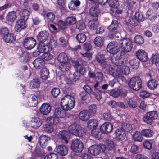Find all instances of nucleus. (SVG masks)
<instances>
[{
	"label": "nucleus",
	"mask_w": 159,
	"mask_h": 159,
	"mask_svg": "<svg viewBox=\"0 0 159 159\" xmlns=\"http://www.w3.org/2000/svg\"><path fill=\"white\" fill-rule=\"evenodd\" d=\"M96 59L97 61L103 65H105L106 63L105 58L104 56L102 54H98L96 57Z\"/></svg>",
	"instance_id": "864d4df0"
},
{
	"label": "nucleus",
	"mask_w": 159,
	"mask_h": 159,
	"mask_svg": "<svg viewBox=\"0 0 159 159\" xmlns=\"http://www.w3.org/2000/svg\"><path fill=\"white\" fill-rule=\"evenodd\" d=\"M27 27L25 20L23 19H21L17 20L16 22L14 29L17 32H20L22 30L25 29Z\"/></svg>",
	"instance_id": "4468645a"
},
{
	"label": "nucleus",
	"mask_w": 159,
	"mask_h": 159,
	"mask_svg": "<svg viewBox=\"0 0 159 159\" xmlns=\"http://www.w3.org/2000/svg\"><path fill=\"white\" fill-rule=\"evenodd\" d=\"M107 148L110 150H113L114 147V143L111 140H108L106 141Z\"/></svg>",
	"instance_id": "0e129e2a"
},
{
	"label": "nucleus",
	"mask_w": 159,
	"mask_h": 159,
	"mask_svg": "<svg viewBox=\"0 0 159 159\" xmlns=\"http://www.w3.org/2000/svg\"><path fill=\"white\" fill-rule=\"evenodd\" d=\"M107 2L109 6L113 9L117 8L119 5L117 0H108Z\"/></svg>",
	"instance_id": "603ef678"
},
{
	"label": "nucleus",
	"mask_w": 159,
	"mask_h": 159,
	"mask_svg": "<svg viewBox=\"0 0 159 159\" xmlns=\"http://www.w3.org/2000/svg\"><path fill=\"white\" fill-rule=\"evenodd\" d=\"M100 129L105 134L109 133L112 130L113 125L109 122H105L101 126Z\"/></svg>",
	"instance_id": "dca6fc26"
},
{
	"label": "nucleus",
	"mask_w": 159,
	"mask_h": 159,
	"mask_svg": "<svg viewBox=\"0 0 159 159\" xmlns=\"http://www.w3.org/2000/svg\"><path fill=\"white\" fill-rule=\"evenodd\" d=\"M120 90L118 89H114L111 91L110 92V96L114 98H117L120 96Z\"/></svg>",
	"instance_id": "13d9d810"
},
{
	"label": "nucleus",
	"mask_w": 159,
	"mask_h": 159,
	"mask_svg": "<svg viewBox=\"0 0 159 159\" xmlns=\"http://www.w3.org/2000/svg\"><path fill=\"white\" fill-rule=\"evenodd\" d=\"M44 64L43 60L40 58H36L33 62L34 67L37 69L42 68L44 65Z\"/></svg>",
	"instance_id": "4be33fe9"
},
{
	"label": "nucleus",
	"mask_w": 159,
	"mask_h": 159,
	"mask_svg": "<svg viewBox=\"0 0 159 159\" xmlns=\"http://www.w3.org/2000/svg\"><path fill=\"white\" fill-rule=\"evenodd\" d=\"M16 18V14L14 11L9 12L6 16L7 21L9 22H14Z\"/></svg>",
	"instance_id": "7c9ffc66"
},
{
	"label": "nucleus",
	"mask_w": 159,
	"mask_h": 159,
	"mask_svg": "<svg viewBox=\"0 0 159 159\" xmlns=\"http://www.w3.org/2000/svg\"><path fill=\"white\" fill-rule=\"evenodd\" d=\"M117 71H119L120 74L122 73L123 74L127 75L129 74L130 72V69L129 67L126 65L120 66L117 69Z\"/></svg>",
	"instance_id": "a878e982"
},
{
	"label": "nucleus",
	"mask_w": 159,
	"mask_h": 159,
	"mask_svg": "<svg viewBox=\"0 0 159 159\" xmlns=\"http://www.w3.org/2000/svg\"><path fill=\"white\" fill-rule=\"evenodd\" d=\"M115 134L116 139L119 140H124L126 136L125 132L120 128L116 129L115 132Z\"/></svg>",
	"instance_id": "6ab92c4d"
},
{
	"label": "nucleus",
	"mask_w": 159,
	"mask_h": 159,
	"mask_svg": "<svg viewBox=\"0 0 159 159\" xmlns=\"http://www.w3.org/2000/svg\"><path fill=\"white\" fill-rule=\"evenodd\" d=\"M90 13L92 16L94 17V19L98 20L99 12L97 8L94 7H92L90 10Z\"/></svg>",
	"instance_id": "79ce46f5"
},
{
	"label": "nucleus",
	"mask_w": 159,
	"mask_h": 159,
	"mask_svg": "<svg viewBox=\"0 0 159 159\" xmlns=\"http://www.w3.org/2000/svg\"><path fill=\"white\" fill-rule=\"evenodd\" d=\"M104 39L102 37L98 36L94 39L93 42L95 45L98 47H101L103 45Z\"/></svg>",
	"instance_id": "2f4dec72"
},
{
	"label": "nucleus",
	"mask_w": 159,
	"mask_h": 159,
	"mask_svg": "<svg viewBox=\"0 0 159 159\" xmlns=\"http://www.w3.org/2000/svg\"><path fill=\"white\" fill-rule=\"evenodd\" d=\"M129 63L133 69H136L139 67V61L138 59H133L130 61Z\"/></svg>",
	"instance_id": "4c0bfd02"
},
{
	"label": "nucleus",
	"mask_w": 159,
	"mask_h": 159,
	"mask_svg": "<svg viewBox=\"0 0 159 159\" xmlns=\"http://www.w3.org/2000/svg\"><path fill=\"white\" fill-rule=\"evenodd\" d=\"M20 14L22 17L27 20L30 15V12L27 9H23L20 12Z\"/></svg>",
	"instance_id": "5fc2aeb1"
},
{
	"label": "nucleus",
	"mask_w": 159,
	"mask_h": 159,
	"mask_svg": "<svg viewBox=\"0 0 159 159\" xmlns=\"http://www.w3.org/2000/svg\"><path fill=\"white\" fill-rule=\"evenodd\" d=\"M95 96V98L98 101L100 100L102 98V92L99 89L94 90L92 93Z\"/></svg>",
	"instance_id": "6e6d98bb"
},
{
	"label": "nucleus",
	"mask_w": 159,
	"mask_h": 159,
	"mask_svg": "<svg viewBox=\"0 0 159 159\" xmlns=\"http://www.w3.org/2000/svg\"><path fill=\"white\" fill-rule=\"evenodd\" d=\"M134 41L135 43L138 44H143L144 43L143 38L140 35H136L134 38Z\"/></svg>",
	"instance_id": "8fccbe9b"
},
{
	"label": "nucleus",
	"mask_w": 159,
	"mask_h": 159,
	"mask_svg": "<svg viewBox=\"0 0 159 159\" xmlns=\"http://www.w3.org/2000/svg\"><path fill=\"white\" fill-rule=\"evenodd\" d=\"M46 121L49 124L56 125L59 122V119L54 116H50L47 118Z\"/></svg>",
	"instance_id": "c756f323"
},
{
	"label": "nucleus",
	"mask_w": 159,
	"mask_h": 159,
	"mask_svg": "<svg viewBox=\"0 0 159 159\" xmlns=\"http://www.w3.org/2000/svg\"><path fill=\"white\" fill-rule=\"evenodd\" d=\"M48 48L47 45H41L38 47V51L40 53L47 52L48 51Z\"/></svg>",
	"instance_id": "e2e57ef3"
},
{
	"label": "nucleus",
	"mask_w": 159,
	"mask_h": 159,
	"mask_svg": "<svg viewBox=\"0 0 159 159\" xmlns=\"http://www.w3.org/2000/svg\"><path fill=\"white\" fill-rule=\"evenodd\" d=\"M95 80L96 82H102L103 80V74L100 72L96 73L95 74Z\"/></svg>",
	"instance_id": "4d7b16f0"
},
{
	"label": "nucleus",
	"mask_w": 159,
	"mask_h": 159,
	"mask_svg": "<svg viewBox=\"0 0 159 159\" xmlns=\"http://www.w3.org/2000/svg\"><path fill=\"white\" fill-rule=\"evenodd\" d=\"M86 36L85 34L83 33H79L76 37V39L80 43H83L86 40Z\"/></svg>",
	"instance_id": "c03bdc74"
},
{
	"label": "nucleus",
	"mask_w": 159,
	"mask_h": 159,
	"mask_svg": "<svg viewBox=\"0 0 159 159\" xmlns=\"http://www.w3.org/2000/svg\"><path fill=\"white\" fill-rule=\"evenodd\" d=\"M98 121L94 119L89 120L87 122V127L90 129H95L98 126Z\"/></svg>",
	"instance_id": "cd10ccee"
},
{
	"label": "nucleus",
	"mask_w": 159,
	"mask_h": 159,
	"mask_svg": "<svg viewBox=\"0 0 159 159\" xmlns=\"http://www.w3.org/2000/svg\"><path fill=\"white\" fill-rule=\"evenodd\" d=\"M143 20L142 16L139 12L135 13L134 16L130 17L129 19V23L132 25L135 26L138 25L139 21Z\"/></svg>",
	"instance_id": "f8f14e48"
},
{
	"label": "nucleus",
	"mask_w": 159,
	"mask_h": 159,
	"mask_svg": "<svg viewBox=\"0 0 159 159\" xmlns=\"http://www.w3.org/2000/svg\"><path fill=\"white\" fill-rule=\"evenodd\" d=\"M127 103L129 107L135 108L137 106V102L133 98H129L127 101Z\"/></svg>",
	"instance_id": "a18cd8bd"
},
{
	"label": "nucleus",
	"mask_w": 159,
	"mask_h": 159,
	"mask_svg": "<svg viewBox=\"0 0 159 159\" xmlns=\"http://www.w3.org/2000/svg\"><path fill=\"white\" fill-rule=\"evenodd\" d=\"M40 82L37 79L32 80L30 83V87L32 89L37 88L39 86Z\"/></svg>",
	"instance_id": "37998d69"
},
{
	"label": "nucleus",
	"mask_w": 159,
	"mask_h": 159,
	"mask_svg": "<svg viewBox=\"0 0 159 159\" xmlns=\"http://www.w3.org/2000/svg\"><path fill=\"white\" fill-rule=\"evenodd\" d=\"M91 134L94 137L98 139L101 138L102 132L100 130H96L95 129H92Z\"/></svg>",
	"instance_id": "49530a36"
},
{
	"label": "nucleus",
	"mask_w": 159,
	"mask_h": 159,
	"mask_svg": "<svg viewBox=\"0 0 159 159\" xmlns=\"http://www.w3.org/2000/svg\"><path fill=\"white\" fill-rule=\"evenodd\" d=\"M76 20L74 16L67 17L66 20V25L67 26H70L75 23Z\"/></svg>",
	"instance_id": "ea45409f"
},
{
	"label": "nucleus",
	"mask_w": 159,
	"mask_h": 159,
	"mask_svg": "<svg viewBox=\"0 0 159 159\" xmlns=\"http://www.w3.org/2000/svg\"><path fill=\"white\" fill-rule=\"evenodd\" d=\"M75 103V99L70 95H67L62 98L61 101V105L63 109L70 110L74 107Z\"/></svg>",
	"instance_id": "f03ea898"
},
{
	"label": "nucleus",
	"mask_w": 159,
	"mask_h": 159,
	"mask_svg": "<svg viewBox=\"0 0 159 159\" xmlns=\"http://www.w3.org/2000/svg\"><path fill=\"white\" fill-rule=\"evenodd\" d=\"M75 136L78 137H82L85 134V132L84 128L79 125L78 128L77 129Z\"/></svg>",
	"instance_id": "09e8293b"
},
{
	"label": "nucleus",
	"mask_w": 159,
	"mask_h": 159,
	"mask_svg": "<svg viewBox=\"0 0 159 159\" xmlns=\"http://www.w3.org/2000/svg\"><path fill=\"white\" fill-rule=\"evenodd\" d=\"M1 33L3 35V39L6 42L12 43L16 39L14 34L9 33L8 29L7 28H4L1 30Z\"/></svg>",
	"instance_id": "1a4fd4ad"
},
{
	"label": "nucleus",
	"mask_w": 159,
	"mask_h": 159,
	"mask_svg": "<svg viewBox=\"0 0 159 159\" xmlns=\"http://www.w3.org/2000/svg\"><path fill=\"white\" fill-rule=\"evenodd\" d=\"M158 114L155 111H152L147 112L143 118V121L146 123L152 125L153 121L158 117Z\"/></svg>",
	"instance_id": "6e6552de"
},
{
	"label": "nucleus",
	"mask_w": 159,
	"mask_h": 159,
	"mask_svg": "<svg viewBox=\"0 0 159 159\" xmlns=\"http://www.w3.org/2000/svg\"><path fill=\"white\" fill-rule=\"evenodd\" d=\"M48 36L49 33L47 31H41L37 35V38L39 42L43 43L47 40Z\"/></svg>",
	"instance_id": "f3484780"
},
{
	"label": "nucleus",
	"mask_w": 159,
	"mask_h": 159,
	"mask_svg": "<svg viewBox=\"0 0 159 159\" xmlns=\"http://www.w3.org/2000/svg\"><path fill=\"white\" fill-rule=\"evenodd\" d=\"M79 125L76 124H72L68 127V129L69 132L72 134L75 135L77 129L78 128Z\"/></svg>",
	"instance_id": "c9c22d12"
},
{
	"label": "nucleus",
	"mask_w": 159,
	"mask_h": 159,
	"mask_svg": "<svg viewBox=\"0 0 159 159\" xmlns=\"http://www.w3.org/2000/svg\"><path fill=\"white\" fill-rule=\"evenodd\" d=\"M58 136L60 138L64 140L66 143H68L67 140L69 138V134L67 131L65 130L60 131Z\"/></svg>",
	"instance_id": "bb28decb"
},
{
	"label": "nucleus",
	"mask_w": 159,
	"mask_h": 159,
	"mask_svg": "<svg viewBox=\"0 0 159 159\" xmlns=\"http://www.w3.org/2000/svg\"><path fill=\"white\" fill-rule=\"evenodd\" d=\"M49 74V71L46 68H44L41 70V77L42 79L45 80L48 78Z\"/></svg>",
	"instance_id": "de8ad7c7"
},
{
	"label": "nucleus",
	"mask_w": 159,
	"mask_h": 159,
	"mask_svg": "<svg viewBox=\"0 0 159 159\" xmlns=\"http://www.w3.org/2000/svg\"><path fill=\"white\" fill-rule=\"evenodd\" d=\"M44 159H57V155L54 153H51L46 155Z\"/></svg>",
	"instance_id": "774afa93"
},
{
	"label": "nucleus",
	"mask_w": 159,
	"mask_h": 159,
	"mask_svg": "<svg viewBox=\"0 0 159 159\" xmlns=\"http://www.w3.org/2000/svg\"><path fill=\"white\" fill-rule=\"evenodd\" d=\"M120 128L122 130L126 132L130 131L132 129V127L131 125L125 122H122L121 123Z\"/></svg>",
	"instance_id": "473e14b6"
},
{
	"label": "nucleus",
	"mask_w": 159,
	"mask_h": 159,
	"mask_svg": "<svg viewBox=\"0 0 159 159\" xmlns=\"http://www.w3.org/2000/svg\"><path fill=\"white\" fill-rule=\"evenodd\" d=\"M38 103L37 97L35 95H32L28 99V105L30 107H35Z\"/></svg>",
	"instance_id": "393cba45"
},
{
	"label": "nucleus",
	"mask_w": 159,
	"mask_h": 159,
	"mask_svg": "<svg viewBox=\"0 0 159 159\" xmlns=\"http://www.w3.org/2000/svg\"><path fill=\"white\" fill-rule=\"evenodd\" d=\"M124 58L123 55H122L121 53H118L111 57V61L115 65L120 66L123 63Z\"/></svg>",
	"instance_id": "9b49d317"
},
{
	"label": "nucleus",
	"mask_w": 159,
	"mask_h": 159,
	"mask_svg": "<svg viewBox=\"0 0 159 159\" xmlns=\"http://www.w3.org/2000/svg\"><path fill=\"white\" fill-rule=\"evenodd\" d=\"M119 45L116 42H110L107 47V51L111 54L116 53L119 51Z\"/></svg>",
	"instance_id": "9d476101"
},
{
	"label": "nucleus",
	"mask_w": 159,
	"mask_h": 159,
	"mask_svg": "<svg viewBox=\"0 0 159 159\" xmlns=\"http://www.w3.org/2000/svg\"><path fill=\"white\" fill-rule=\"evenodd\" d=\"M147 86L151 89L154 90L157 87L158 84L157 82L155 80H150L147 82Z\"/></svg>",
	"instance_id": "e433bc0d"
},
{
	"label": "nucleus",
	"mask_w": 159,
	"mask_h": 159,
	"mask_svg": "<svg viewBox=\"0 0 159 159\" xmlns=\"http://www.w3.org/2000/svg\"><path fill=\"white\" fill-rule=\"evenodd\" d=\"M36 43V41L35 39L32 37H30L25 39L23 45L26 48L31 49L35 47Z\"/></svg>",
	"instance_id": "ddd939ff"
},
{
	"label": "nucleus",
	"mask_w": 159,
	"mask_h": 159,
	"mask_svg": "<svg viewBox=\"0 0 159 159\" xmlns=\"http://www.w3.org/2000/svg\"><path fill=\"white\" fill-rule=\"evenodd\" d=\"M142 135L139 132L136 131L132 135V137L134 140L135 141L141 142L143 140Z\"/></svg>",
	"instance_id": "f704fd0d"
},
{
	"label": "nucleus",
	"mask_w": 159,
	"mask_h": 159,
	"mask_svg": "<svg viewBox=\"0 0 159 159\" xmlns=\"http://www.w3.org/2000/svg\"><path fill=\"white\" fill-rule=\"evenodd\" d=\"M136 55L138 59L142 61H146L148 58L147 53L144 50L139 49L136 52Z\"/></svg>",
	"instance_id": "2eb2a0df"
},
{
	"label": "nucleus",
	"mask_w": 159,
	"mask_h": 159,
	"mask_svg": "<svg viewBox=\"0 0 159 159\" xmlns=\"http://www.w3.org/2000/svg\"><path fill=\"white\" fill-rule=\"evenodd\" d=\"M71 62L76 72L73 74L75 79H78L79 76V73L84 74L86 72V69H89L87 62L84 61H80L79 62L75 60H72Z\"/></svg>",
	"instance_id": "f257e3e1"
},
{
	"label": "nucleus",
	"mask_w": 159,
	"mask_h": 159,
	"mask_svg": "<svg viewBox=\"0 0 159 159\" xmlns=\"http://www.w3.org/2000/svg\"><path fill=\"white\" fill-rule=\"evenodd\" d=\"M141 134L145 137L150 138L152 136L153 132L150 129H143L141 131Z\"/></svg>",
	"instance_id": "72a5a7b5"
},
{
	"label": "nucleus",
	"mask_w": 159,
	"mask_h": 159,
	"mask_svg": "<svg viewBox=\"0 0 159 159\" xmlns=\"http://www.w3.org/2000/svg\"><path fill=\"white\" fill-rule=\"evenodd\" d=\"M118 44L121 51L124 52H129L133 48L132 42L129 38H124L121 39L118 43Z\"/></svg>",
	"instance_id": "20e7f679"
},
{
	"label": "nucleus",
	"mask_w": 159,
	"mask_h": 159,
	"mask_svg": "<svg viewBox=\"0 0 159 159\" xmlns=\"http://www.w3.org/2000/svg\"><path fill=\"white\" fill-rule=\"evenodd\" d=\"M44 130L48 133H51L53 131L54 128L53 127L48 125H44L43 126Z\"/></svg>",
	"instance_id": "680f3d73"
},
{
	"label": "nucleus",
	"mask_w": 159,
	"mask_h": 159,
	"mask_svg": "<svg viewBox=\"0 0 159 159\" xmlns=\"http://www.w3.org/2000/svg\"><path fill=\"white\" fill-rule=\"evenodd\" d=\"M30 124L33 128H37L41 126L42 124V122L39 118L34 117L32 118Z\"/></svg>",
	"instance_id": "412c9836"
},
{
	"label": "nucleus",
	"mask_w": 159,
	"mask_h": 159,
	"mask_svg": "<svg viewBox=\"0 0 159 159\" xmlns=\"http://www.w3.org/2000/svg\"><path fill=\"white\" fill-rule=\"evenodd\" d=\"M50 139L49 137L46 135L40 136L39 139V142L40 146L43 148H44L47 143Z\"/></svg>",
	"instance_id": "b1692460"
},
{
	"label": "nucleus",
	"mask_w": 159,
	"mask_h": 159,
	"mask_svg": "<svg viewBox=\"0 0 159 159\" xmlns=\"http://www.w3.org/2000/svg\"><path fill=\"white\" fill-rule=\"evenodd\" d=\"M84 144L81 140L76 139L71 141V150L75 152H80L83 150Z\"/></svg>",
	"instance_id": "0eeeda50"
},
{
	"label": "nucleus",
	"mask_w": 159,
	"mask_h": 159,
	"mask_svg": "<svg viewBox=\"0 0 159 159\" xmlns=\"http://www.w3.org/2000/svg\"><path fill=\"white\" fill-rule=\"evenodd\" d=\"M57 59L60 63L59 68L62 71H67L70 69L71 65L69 62L67 55L66 53H61L59 54Z\"/></svg>",
	"instance_id": "7ed1b4c3"
},
{
	"label": "nucleus",
	"mask_w": 159,
	"mask_h": 159,
	"mask_svg": "<svg viewBox=\"0 0 159 159\" xmlns=\"http://www.w3.org/2000/svg\"><path fill=\"white\" fill-rule=\"evenodd\" d=\"M106 147L103 144L99 145H94L90 146L88 149V151L91 155L97 156L102 152H104Z\"/></svg>",
	"instance_id": "39448f33"
},
{
	"label": "nucleus",
	"mask_w": 159,
	"mask_h": 159,
	"mask_svg": "<svg viewBox=\"0 0 159 159\" xmlns=\"http://www.w3.org/2000/svg\"><path fill=\"white\" fill-rule=\"evenodd\" d=\"M60 92V91L59 88H54L52 90L51 93L54 97L56 98L59 94Z\"/></svg>",
	"instance_id": "69168bd1"
},
{
	"label": "nucleus",
	"mask_w": 159,
	"mask_h": 159,
	"mask_svg": "<svg viewBox=\"0 0 159 159\" xmlns=\"http://www.w3.org/2000/svg\"><path fill=\"white\" fill-rule=\"evenodd\" d=\"M33 9L34 10L37 11H39V13L43 16L45 14V12L43 9H41L40 10L39 9V7L36 3H34L32 6Z\"/></svg>",
	"instance_id": "052dcab7"
},
{
	"label": "nucleus",
	"mask_w": 159,
	"mask_h": 159,
	"mask_svg": "<svg viewBox=\"0 0 159 159\" xmlns=\"http://www.w3.org/2000/svg\"><path fill=\"white\" fill-rule=\"evenodd\" d=\"M42 57L44 60H49L53 57L52 55L49 52H47L44 53L42 56Z\"/></svg>",
	"instance_id": "338daca9"
},
{
	"label": "nucleus",
	"mask_w": 159,
	"mask_h": 159,
	"mask_svg": "<svg viewBox=\"0 0 159 159\" xmlns=\"http://www.w3.org/2000/svg\"><path fill=\"white\" fill-rule=\"evenodd\" d=\"M51 109V107L49 103H44L40 107L39 111L42 114L47 115L50 113Z\"/></svg>",
	"instance_id": "a211bd4d"
},
{
	"label": "nucleus",
	"mask_w": 159,
	"mask_h": 159,
	"mask_svg": "<svg viewBox=\"0 0 159 159\" xmlns=\"http://www.w3.org/2000/svg\"><path fill=\"white\" fill-rule=\"evenodd\" d=\"M97 20L93 19L89 21L88 26L91 29L93 30L96 29L98 25V22Z\"/></svg>",
	"instance_id": "58836bf2"
},
{
	"label": "nucleus",
	"mask_w": 159,
	"mask_h": 159,
	"mask_svg": "<svg viewBox=\"0 0 159 159\" xmlns=\"http://www.w3.org/2000/svg\"><path fill=\"white\" fill-rule=\"evenodd\" d=\"M118 26V21L116 20H113L111 24L108 27L110 31L114 30L116 29Z\"/></svg>",
	"instance_id": "3c124183"
},
{
	"label": "nucleus",
	"mask_w": 159,
	"mask_h": 159,
	"mask_svg": "<svg viewBox=\"0 0 159 159\" xmlns=\"http://www.w3.org/2000/svg\"><path fill=\"white\" fill-rule=\"evenodd\" d=\"M79 117L82 121L87 120L89 118V115L88 111L86 110L81 111L79 114Z\"/></svg>",
	"instance_id": "c85d7f7f"
},
{
	"label": "nucleus",
	"mask_w": 159,
	"mask_h": 159,
	"mask_svg": "<svg viewBox=\"0 0 159 159\" xmlns=\"http://www.w3.org/2000/svg\"><path fill=\"white\" fill-rule=\"evenodd\" d=\"M56 152L61 155L65 156L67 153L68 149L66 146L60 145L57 147Z\"/></svg>",
	"instance_id": "5701e85b"
},
{
	"label": "nucleus",
	"mask_w": 159,
	"mask_h": 159,
	"mask_svg": "<svg viewBox=\"0 0 159 159\" xmlns=\"http://www.w3.org/2000/svg\"><path fill=\"white\" fill-rule=\"evenodd\" d=\"M151 61L156 65L159 64V55L153 54L151 58Z\"/></svg>",
	"instance_id": "bf43d9fd"
},
{
	"label": "nucleus",
	"mask_w": 159,
	"mask_h": 159,
	"mask_svg": "<svg viewBox=\"0 0 159 159\" xmlns=\"http://www.w3.org/2000/svg\"><path fill=\"white\" fill-rule=\"evenodd\" d=\"M146 17L147 18L151 21H152L157 17L156 15L153 13L152 9H149L146 13Z\"/></svg>",
	"instance_id": "a19ab883"
},
{
	"label": "nucleus",
	"mask_w": 159,
	"mask_h": 159,
	"mask_svg": "<svg viewBox=\"0 0 159 159\" xmlns=\"http://www.w3.org/2000/svg\"><path fill=\"white\" fill-rule=\"evenodd\" d=\"M129 87L135 90H138L142 86V81L139 77H135L131 78L128 83Z\"/></svg>",
	"instance_id": "423d86ee"
},
{
	"label": "nucleus",
	"mask_w": 159,
	"mask_h": 159,
	"mask_svg": "<svg viewBox=\"0 0 159 159\" xmlns=\"http://www.w3.org/2000/svg\"><path fill=\"white\" fill-rule=\"evenodd\" d=\"M65 110L60 107L56 108L55 109L53 115L59 119L62 118L66 116V113Z\"/></svg>",
	"instance_id": "aec40b11"
}]
</instances>
